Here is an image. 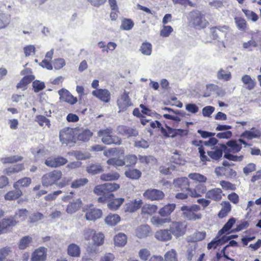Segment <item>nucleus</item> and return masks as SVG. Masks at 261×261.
<instances>
[{
	"label": "nucleus",
	"mask_w": 261,
	"mask_h": 261,
	"mask_svg": "<svg viewBox=\"0 0 261 261\" xmlns=\"http://www.w3.org/2000/svg\"><path fill=\"white\" fill-rule=\"evenodd\" d=\"M187 19L189 25L195 28H204L208 24L204 14L197 10L190 12L187 16Z\"/></svg>",
	"instance_id": "1"
},
{
	"label": "nucleus",
	"mask_w": 261,
	"mask_h": 261,
	"mask_svg": "<svg viewBox=\"0 0 261 261\" xmlns=\"http://www.w3.org/2000/svg\"><path fill=\"white\" fill-rule=\"evenodd\" d=\"M180 210L182 212V216L189 220L195 221L202 217L201 214L196 213L200 210V207L198 205H184L181 207Z\"/></svg>",
	"instance_id": "2"
},
{
	"label": "nucleus",
	"mask_w": 261,
	"mask_h": 261,
	"mask_svg": "<svg viewBox=\"0 0 261 261\" xmlns=\"http://www.w3.org/2000/svg\"><path fill=\"white\" fill-rule=\"evenodd\" d=\"M62 176V172L59 170H54L43 175L42 177V184L44 186L48 187L57 185Z\"/></svg>",
	"instance_id": "3"
},
{
	"label": "nucleus",
	"mask_w": 261,
	"mask_h": 261,
	"mask_svg": "<svg viewBox=\"0 0 261 261\" xmlns=\"http://www.w3.org/2000/svg\"><path fill=\"white\" fill-rule=\"evenodd\" d=\"M120 188L118 184L116 183H107L96 186L94 189V193L97 195H110L114 196L110 192L116 191Z\"/></svg>",
	"instance_id": "4"
},
{
	"label": "nucleus",
	"mask_w": 261,
	"mask_h": 261,
	"mask_svg": "<svg viewBox=\"0 0 261 261\" xmlns=\"http://www.w3.org/2000/svg\"><path fill=\"white\" fill-rule=\"evenodd\" d=\"M187 224L185 222L174 221L170 224L169 230L176 238L185 234L186 231Z\"/></svg>",
	"instance_id": "5"
},
{
	"label": "nucleus",
	"mask_w": 261,
	"mask_h": 261,
	"mask_svg": "<svg viewBox=\"0 0 261 261\" xmlns=\"http://www.w3.org/2000/svg\"><path fill=\"white\" fill-rule=\"evenodd\" d=\"M74 135V129L70 127H65L60 132V141L62 144L67 145L72 142Z\"/></svg>",
	"instance_id": "6"
},
{
	"label": "nucleus",
	"mask_w": 261,
	"mask_h": 261,
	"mask_svg": "<svg viewBox=\"0 0 261 261\" xmlns=\"http://www.w3.org/2000/svg\"><path fill=\"white\" fill-rule=\"evenodd\" d=\"M228 31V27H215L211 29L212 36L214 39L223 43V40L226 37Z\"/></svg>",
	"instance_id": "7"
},
{
	"label": "nucleus",
	"mask_w": 261,
	"mask_h": 261,
	"mask_svg": "<svg viewBox=\"0 0 261 261\" xmlns=\"http://www.w3.org/2000/svg\"><path fill=\"white\" fill-rule=\"evenodd\" d=\"M119 107V112L124 111L131 106L132 103L128 96V93L124 91V93L118 98L117 101Z\"/></svg>",
	"instance_id": "8"
},
{
	"label": "nucleus",
	"mask_w": 261,
	"mask_h": 261,
	"mask_svg": "<svg viewBox=\"0 0 261 261\" xmlns=\"http://www.w3.org/2000/svg\"><path fill=\"white\" fill-rule=\"evenodd\" d=\"M67 162L66 159L62 156L49 157L45 160L44 163L48 167L57 168L66 164Z\"/></svg>",
	"instance_id": "9"
},
{
	"label": "nucleus",
	"mask_w": 261,
	"mask_h": 261,
	"mask_svg": "<svg viewBox=\"0 0 261 261\" xmlns=\"http://www.w3.org/2000/svg\"><path fill=\"white\" fill-rule=\"evenodd\" d=\"M223 151L226 152L229 151L228 147L225 144H221L220 147L216 146L213 148V150L210 151H207V154L212 159L218 160L222 156Z\"/></svg>",
	"instance_id": "10"
},
{
	"label": "nucleus",
	"mask_w": 261,
	"mask_h": 261,
	"mask_svg": "<svg viewBox=\"0 0 261 261\" xmlns=\"http://www.w3.org/2000/svg\"><path fill=\"white\" fill-rule=\"evenodd\" d=\"M143 196L146 198L151 200H160L164 197V193L159 190L154 189H150L146 190L144 193Z\"/></svg>",
	"instance_id": "11"
},
{
	"label": "nucleus",
	"mask_w": 261,
	"mask_h": 261,
	"mask_svg": "<svg viewBox=\"0 0 261 261\" xmlns=\"http://www.w3.org/2000/svg\"><path fill=\"white\" fill-rule=\"evenodd\" d=\"M60 100L67 102L70 105H74L77 102V98L74 97L67 90L62 89L58 91Z\"/></svg>",
	"instance_id": "12"
},
{
	"label": "nucleus",
	"mask_w": 261,
	"mask_h": 261,
	"mask_svg": "<svg viewBox=\"0 0 261 261\" xmlns=\"http://www.w3.org/2000/svg\"><path fill=\"white\" fill-rule=\"evenodd\" d=\"M85 218L88 221H95L102 216V211L92 206L86 209Z\"/></svg>",
	"instance_id": "13"
},
{
	"label": "nucleus",
	"mask_w": 261,
	"mask_h": 261,
	"mask_svg": "<svg viewBox=\"0 0 261 261\" xmlns=\"http://www.w3.org/2000/svg\"><path fill=\"white\" fill-rule=\"evenodd\" d=\"M92 95L105 102H108L110 100V92L106 89H98L94 90L92 91Z\"/></svg>",
	"instance_id": "14"
},
{
	"label": "nucleus",
	"mask_w": 261,
	"mask_h": 261,
	"mask_svg": "<svg viewBox=\"0 0 261 261\" xmlns=\"http://www.w3.org/2000/svg\"><path fill=\"white\" fill-rule=\"evenodd\" d=\"M117 131L119 134L126 137H136L138 135V132L136 128L124 125L119 126L117 127Z\"/></svg>",
	"instance_id": "15"
},
{
	"label": "nucleus",
	"mask_w": 261,
	"mask_h": 261,
	"mask_svg": "<svg viewBox=\"0 0 261 261\" xmlns=\"http://www.w3.org/2000/svg\"><path fill=\"white\" fill-rule=\"evenodd\" d=\"M46 257V251L44 247L36 249L32 254L31 261H44Z\"/></svg>",
	"instance_id": "16"
},
{
	"label": "nucleus",
	"mask_w": 261,
	"mask_h": 261,
	"mask_svg": "<svg viewBox=\"0 0 261 261\" xmlns=\"http://www.w3.org/2000/svg\"><path fill=\"white\" fill-rule=\"evenodd\" d=\"M135 232L138 238L144 239L148 237L151 233V231L148 225H141L137 227Z\"/></svg>",
	"instance_id": "17"
},
{
	"label": "nucleus",
	"mask_w": 261,
	"mask_h": 261,
	"mask_svg": "<svg viewBox=\"0 0 261 261\" xmlns=\"http://www.w3.org/2000/svg\"><path fill=\"white\" fill-rule=\"evenodd\" d=\"M19 220L16 221L14 218L4 219L0 222V233L5 232L7 229L14 226Z\"/></svg>",
	"instance_id": "18"
},
{
	"label": "nucleus",
	"mask_w": 261,
	"mask_h": 261,
	"mask_svg": "<svg viewBox=\"0 0 261 261\" xmlns=\"http://www.w3.org/2000/svg\"><path fill=\"white\" fill-rule=\"evenodd\" d=\"M141 200H135L129 201L125 204L124 211L125 212H134L139 209L142 204Z\"/></svg>",
	"instance_id": "19"
},
{
	"label": "nucleus",
	"mask_w": 261,
	"mask_h": 261,
	"mask_svg": "<svg viewBox=\"0 0 261 261\" xmlns=\"http://www.w3.org/2000/svg\"><path fill=\"white\" fill-rule=\"evenodd\" d=\"M241 81L243 83V87L248 90H252L255 88L256 82L255 80L252 79L251 76L247 74L242 76Z\"/></svg>",
	"instance_id": "20"
},
{
	"label": "nucleus",
	"mask_w": 261,
	"mask_h": 261,
	"mask_svg": "<svg viewBox=\"0 0 261 261\" xmlns=\"http://www.w3.org/2000/svg\"><path fill=\"white\" fill-rule=\"evenodd\" d=\"M261 136L260 132L254 127H252L250 130H246L241 135V137L251 140L254 138H258Z\"/></svg>",
	"instance_id": "21"
},
{
	"label": "nucleus",
	"mask_w": 261,
	"mask_h": 261,
	"mask_svg": "<svg viewBox=\"0 0 261 261\" xmlns=\"http://www.w3.org/2000/svg\"><path fill=\"white\" fill-rule=\"evenodd\" d=\"M155 238L162 241H167L172 239V234L169 229H161L156 232Z\"/></svg>",
	"instance_id": "22"
},
{
	"label": "nucleus",
	"mask_w": 261,
	"mask_h": 261,
	"mask_svg": "<svg viewBox=\"0 0 261 261\" xmlns=\"http://www.w3.org/2000/svg\"><path fill=\"white\" fill-rule=\"evenodd\" d=\"M222 192L221 189L214 188L206 192V197L215 201H218L222 198Z\"/></svg>",
	"instance_id": "23"
},
{
	"label": "nucleus",
	"mask_w": 261,
	"mask_h": 261,
	"mask_svg": "<svg viewBox=\"0 0 261 261\" xmlns=\"http://www.w3.org/2000/svg\"><path fill=\"white\" fill-rule=\"evenodd\" d=\"M173 185L175 187L180 188L182 190L189 189V180L187 177H181L174 179Z\"/></svg>",
	"instance_id": "24"
},
{
	"label": "nucleus",
	"mask_w": 261,
	"mask_h": 261,
	"mask_svg": "<svg viewBox=\"0 0 261 261\" xmlns=\"http://www.w3.org/2000/svg\"><path fill=\"white\" fill-rule=\"evenodd\" d=\"M22 195V192L20 189H15L7 192L4 196L6 200L12 201L19 198Z\"/></svg>",
	"instance_id": "25"
},
{
	"label": "nucleus",
	"mask_w": 261,
	"mask_h": 261,
	"mask_svg": "<svg viewBox=\"0 0 261 261\" xmlns=\"http://www.w3.org/2000/svg\"><path fill=\"white\" fill-rule=\"evenodd\" d=\"M114 240L116 246L123 247L126 244L127 238L124 233L120 232L115 236Z\"/></svg>",
	"instance_id": "26"
},
{
	"label": "nucleus",
	"mask_w": 261,
	"mask_h": 261,
	"mask_svg": "<svg viewBox=\"0 0 261 261\" xmlns=\"http://www.w3.org/2000/svg\"><path fill=\"white\" fill-rule=\"evenodd\" d=\"M81 206L82 201L80 199H77L67 205L66 212L68 214H72L76 212Z\"/></svg>",
	"instance_id": "27"
},
{
	"label": "nucleus",
	"mask_w": 261,
	"mask_h": 261,
	"mask_svg": "<svg viewBox=\"0 0 261 261\" xmlns=\"http://www.w3.org/2000/svg\"><path fill=\"white\" fill-rule=\"evenodd\" d=\"M197 245L196 243H192L187 246L186 257L188 260H192L196 255Z\"/></svg>",
	"instance_id": "28"
},
{
	"label": "nucleus",
	"mask_w": 261,
	"mask_h": 261,
	"mask_svg": "<svg viewBox=\"0 0 261 261\" xmlns=\"http://www.w3.org/2000/svg\"><path fill=\"white\" fill-rule=\"evenodd\" d=\"M151 224L156 227H160L165 223H169L171 219L169 218H162L159 216H153L151 218Z\"/></svg>",
	"instance_id": "29"
},
{
	"label": "nucleus",
	"mask_w": 261,
	"mask_h": 261,
	"mask_svg": "<svg viewBox=\"0 0 261 261\" xmlns=\"http://www.w3.org/2000/svg\"><path fill=\"white\" fill-rule=\"evenodd\" d=\"M175 208V204H168L159 210V214L162 217L168 216L172 213Z\"/></svg>",
	"instance_id": "30"
},
{
	"label": "nucleus",
	"mask_w": 261,
	"mask_h": 261,
	"mask_svg": "<svg viewBox=\"0 0 261 261\" xmlns=\"http://www.w3.org/2000/svg\"><path fill=\"white\" fill-rule=\"evenodd\" d=\"M32 180L30 177H25L19 179L13 184L15 189H19L20 188L27 187L31 183Z\"/></svg>",
	"instance_id": "31"
},
{
	"label": "nucleus",
	"mask_w": 261,
	"mask_h": 261,
	"mask_svg": "<svg viewBox=\"0 0 261 261\" xmlns=\"http://www.w3.org/2000/svg\"><path fill=\"white\" fill-rule=\"evenodd\" d=\"M120 217L117 214L109 215L105 220V223L109 226H115L120 221Z\"/></svg>",
	"instance_id": "32"
},
{
	"label": "nucleus",
	"mask_w": 261,
	"mask_h": 261,
	"mask_svg": "<svg viewBox=\"0 0 261 261\" xmlns=\"http://www.w3.org/2000/svg\"><path fill=\"white\" fill-rule=\"evenodd\" d=\"M67 253L70 256L79 257L81 253L80 248L75 244H71L68 247Z\"/></svg>",
	"instance_id": "33"
},
{
	"label": "nucleus",
	"mask_w": 261,
	"mask_h": 261,
	"mask_svg": "<svg viewBox=\"0 0 261 261\" xmlns=\"http://www.w3.org/2000/svg\"><path fill=\"white\" fill-rule=\"evenodd\" d=\"M104 238L105 236L102 232H96L94 231L92 238L93 244L97 246L102 245L104 242Z\"/></svg>",
	"instance_id": "34"
},
{
	"label": "nucleus",
	"mask_w": 261,
	"mask_h": 261,
	"mask_svg": "<svg viewBox=\"0 0 261 261\" xmlns=\"http://www.w3.org/2000/svg\"><path fill=\"white\" fill-rule=\"evenodd\" d=\"M34 79L35 76L33 75L24 76L17 84L16 86L17 88L24 90L26 88L27 85L31 83Z\"/></svg>",
	"instance_id": "35"
},
{
	"label": "nucleus",
	"mask_w": 261,
	"mask_h": 261,
	"mask_svg": "<svg viewBox=\"0 0 261 261\" xmlns=\"http://www.w3.org/2000/svg\"><path fill=\"white\" fill-rule=\"evenodd\" d=\"M222 208L218 214V216L220 218H223L227 215L231 210V205L228 201H223L221 203Z\"/></svg>",
	"instance_id": "36"
},
{
	"label": "nucleus",
	"mask_w": 261,
	"mask_h": 261,
	"mask_svg": "<svg viewBox=\"0 0 261 261\" xmlns=\"http://www.w3.org/2000/svg\"><path fill=\"white\" fill-rule=\"evenodd\" d=\"M33 239L30 236L23 237L18 243V247L20 249H25L29 247L32 243Z\"/></svg>",
	"instance_id": "37"
},
{
	"label": "nucleus",
	"mask_w": 261,
	"mask_h": 261,
	"mask_svg": "<svg viewBox=\"0 0 261 261\" xmlns=\"http://www.w3.org/2000/svg\"><path fill=\"white\" fill-rule=\"evenodd\" d=\"M124 201V199L122 198H116L108 203V207L111 210H116L121 205Z\"/></svg>",
	"instance_id": "38"
},
{
	"label": "nucleus",
	"mask_w": 261,
	"mask_h": 261,
	"mask_svg": "<svg viewBox=\"0 0 261 261\" xmlns=\"http://www.w3.org/2000/svg\"><path fill=\"white\" fill-rule=\"evenodd\" d=\"M225 145L230 148H228L229 150L228 152H238L242 149L241 145L238 144L236 141L232 140L228 141Z\"/></svg>",
	"instance_id": "39"
},
{
	"label": "nucleus",
	"mask_w": 261,
	"mask_h": 261,
	"mask_svg": "<svg viewBox=\"0 0 261 261\" xmlns=\"http://www.w3.org/2000/svg\"><path fill=\"white\" fill-rule=\"evenodd\" d=\"M158 206L156 205L146 204L142 208V213L144 214L152 215L156 212Z\"/></svg>",
	"instance_id": "40"
},
{
	"label": "nucleus",
	"mask_w": 261,
	"mask_h": 261,
	"mask_svg": "<svg viewBox=\"0 0 261 261\" xmlns=\"http://www.w3.org/2000/svg\"><path fill=\"white\" fill-rule=\"evenodd\" d=\"M125 175L126 177L133 179H138L141 176V172L138 169H129L125 172Z\"/></svg>",
	"instance_id": "41"
},
{
	"label": "nucleus",
	"mask_w": 261,
	"mask_h": 261,
	"mask_svg": "<svg viewBox=\"0 0 261 261\" xmlns=\"http://www.w3.org/2000/svg\"><path fill=\"white\" fill-rule=\"evenodd\" d=\"M93 133L89 129L82 131L77 136V139L83 142H87L92 137Z\"/></svg>",
	"instance_id": "42"
},
{
	"label": "nucleus",
	"mask_w": 261,
	"mask_h": 261,
	"mask_svg": "<svg viewBox=\"0 0 261 261\" xmlns=\"http://www.w3.org/2000/svg\"><path fill=\"white\" fill-rule=\"evenodd\" d=\"M140 50L144 55L150 56L152 52V45L149 42H143L141 45Z\"/></svg>",
	"instance_id": "43"
},
{
	"label": "nucleus",
	"mask_w": 261,
	"mask_h": 261,
	"mask_svg": "<svg viewBox=\"0 0 261 261\" xmlns=\"http://www.w3.org/2000/svg\"><path fill=\"white\" fill-rule=\"evenodd\" d=\"M35 120L40 126L43 127L45 125L49 128L51 126L49 120L43 115L36 116Z\"/></svg>",
	"instance_id": "44"
},
{
	"label": "nucleus",
	"mask_w": 261,
	"mask_h": 261,
	"mask_svg": "<svg viewBox=\"0 0 261 261\" xmlns=\"http://www.w3.org/2000/svg\"><path fill=\"white\" fill-rule=\"evenodd\" d=\"M28 214V211L26 209H19L16 212L14 217V220H19L22 221L25 220L26 217Z\"/></svg>",
	"instance_id": "45"
},
{
	"label": "nucleus",
	"mask_w": 261,
	"mask_h": 261,
	"mask_svg": "<svg viewBox=\"0 0 261 261\" xmlns=\"http://www.w3.org/2000/svg\"><path fill=\"white\" fill-rule=\"evenodd\" d=\"M119 177V174L117 172L102 174L100 176V179L104 181H111L117 180Z\"/></svg>",
	"instance_id": "46"
},
{
	"label": "nucleus",
	"mask_w": 261,
	"mask_h": 261,
	"mask_svg": "<svg viewBox=\"0 0 261 261\" xmlns=\"http://www.w3.org/2000/svg\"><path fill=\"white\" fill-rule=\"evenodd\" d=\"M10 22V16L4 13H0V29L6 27Z\"/></svg>",
	"instance_id": "47"
},
{
	"label": "nucleus",
	"mask_w": 261,
	"mask_h": 261,
	"mask_svg": "<svg viewBox=\"0 0 261 261\" xmlns=\"http://www.w3.org/2000/svg\"><path fill=\"white\" fill-rule=\"evenodd\" d=\"M188 177L190 179L199 182H205L207 180V178L205 176L198 173H190Z\"/></svg>",
	"instance_id": "48"
},
{
	"label": "nucleus",
	"mask_w": 261,
	"mask_h": 261,
	"mask_svg": "<svg viewBox=\"0 0 261 261\" xmlns=\"http://www.w3.org/2000/svg\"><path fill=\"white\" fill-rule=\"evenodd\" d=\"M12 253L11 248L6 247L0 249V261H4L7 257Z\"/></svg>",
	"instance_id": "49"
},
{
	"label": "nucleus",
	"mask_w": 261,
	"mask_h": 261,
	"mask_svg": "<svg viewBox=\"0 0 261 261\" xmlns=\"http://www.w3.org/2000/svg\"><path fill=\"white\" fill-rule=\"evenodd\" d=\"M134 25V23L130 19L124 18L122 20L120 28L123 30H130L133 28Z\"/></svg>",
	"instance_id": "50"
},
{
	"label": "nucleus",
	"mask_w": 261,
	"mask_h": 261,
	"mask_svg": "<svg viewBox=\"0 0 261 261\" xmlns=\"http://www.w3.org/2000/svg\"><path fill=\"white\" fill-rule=\"evenodd\" d=\"M236 222V220L234 218H232L230 219L228 222L224 225L223 228L220 230L218 232L219 235H222L225 232H227L233 226Z\"/></svg>",
	"instance_id": "51"
},
{
	"label": "nucleus",
	"mask_w": 261,
	"mask_h": 261,
	"mask_svg": "<svg viewBox=\"0 0 261 261\" xmlns=\"http://www.w3.org/2000/svg\"><path fill=\"white\" fill-rule=\"evenodd\" d=\"M165 261H178L177 258V253L174 249H171L167 251L165 254Z\"/></svg>",
	"instance_id": "52"
},
{
	"label": "nucleus",
	"mask_w": 261,
	"mask_h": 261,
	"mask_svg": "<svg viewBox=\"0 0 261 261\" xmlns=\"http://www.w3.org/2000/svg\"><path fill=\"white\" fill-rule=\"evenodd\" d=\"M22 159L23 158L22 156L17 155L3 158L2 159V161L4 164L14 163L19 161H21L22 160Z\"/></svg>",
	"instance_id": "53"
},
{
	"label": "nucleus",
	"mask_w": 261,
	"mask_h": 261,
	"mask_svg": "<svg viewBox=\"0 0 261 261\" xmlns=\"http://www.w3.org/2000/svg\"><path fill=\"white\" fill-rule=\"evenodd\" d=\"M88 182V179L86 178H79L74 180L71 185L72 188H79L85 186Z\"/></svg>",
	"instance_id": "54"
},
{
	"label": "nucleus",
	"mask_w": 261,
	"mask_h": 261,
	"mask_svg": "<svg viewBox=\"0 0 261 261\" xmlns=\"http://www.w3.org/2000/svg\"><path fill=\"white\" fill-rule=\"evenodd\" d=\"M44 218L43 215L39 212L32 214L28 219V223H34L42 220Z\"/></svg>",
	"instance_id": "55"
},
{
	"label": "nucleus",
	"mask_w": 261,
	"mask_h": 261,
	"mask_svg": "<svg viewBox=\"0 0 261 261\" xmlns=\"http://www.w3.org/2000/svg\"><path fill=\"white\" fill-rule=\"evenodd\" d=\"M87 171L89 173L96 174L102 171L101 166L99 164L92 165L87 168Z\"/></svg>",
	"instance_id": "56"
},
{
	"label": "nucleus",
	"mask_w": 261,
	"mask_h": 261,
	"mask_svg": "<svg viewBox=\"0 0 261 261\" xmlns=\"http://www.w3.org/2000/svg\"><path fill=\"white\" fill-rule=\"evenodd\" d=\"M137 161V158L135 155L134 154L127 155L125 156L124 159L125 164H126L127 166H130L132 165H135Z\"/></svg>",
	"instance_id": "57"
},
{
	"label": "nucleus",
	"mask_w": 261,
	"mask_h": 261,
	"mask_svg": "<svg viewBox=\"0 0 261 261\" xmlns=\"http://www.w3.org/2000/svg\"><path fill=\"white\" fill-rule=\"evenodd\" d=\"M217 77L220 80L228 81L231 78V73L230 72L225 71L224 70L221 69L217 73Z\"/></svg>",
	"instance_id": "58"
},
{
	"label": "nucleus",
	"mask_w": 261,
	"mask_h": 261,
	"mask_svg": "<svg viewBox=\"0 0 261 261\" xmlns=\"http://www.w3.org/2000/svg\"><path fill=\"white\" fill-rule=\"evenodd\" d=\"M205 232L204 231H197L194 233L191 240L193 243H195V242L200 241L203 240L205 237Z\"/></svg>",
	"instance_id": "59"
},
{
	"label": "nucleus",
	"mask_w": 261,
	"mask_h": 261,
	"mask_svg": "<svg viewBox=\"0 0 261 261\" xmlns=\"http://www.w3.org/2000/svg\"><path fill=\"white\" fill-rule=\"evenodd\" d=\"M230 152H225L224 158L230 161L234 162H240L242 161L244 158L243 155H234L229 153Z\"/></svg>",
	"instance_id": "60"
},
{
	"label": "nucleus",
	"mask_w": 261,
	"mask_h": 261,
	"mask_svg": "<svg viewBox=\"0 0 261 261\" xmlns=\"http://www.w3.org/2000/svg\"><path fill=\"white\" fill-rule=\"evenodd\" d=\"M139 257L143 260L146 261L150 255V252L146 248H143L139 250L138 252Z\"/></svg>",
	"instance_id": "61"
},
{
	"label": "nucleus",
	"mask_w": 261,
	"mask_h": 261,
	"mask_svg": "<svg viewBox=\"0 0 261 261\" xmlns=\"http://www.w3.org/2000/svg\"><path fill=\"white\" fill-rule=\"evenodd\" d=\"M107 163L109 165H112L115 166H122L125 165V162L123 160L117 158H112L108 160Z\"/></svg>",
	"instance_id": "62"
},
{
	"label": "nucleus",
	"mask_w": 261,
	"mask_h": 261,
	"mask_svg": "<svg viewBox=\"0 0 261 261\" xmlns=\"http://www.w3.org/2000/svg\"><path fill=\"white\" fill-rule=\"evenodd\" d=\"M73 155L77 160H86L90 158V154L87 152H82L80 151H76L73 152Z\"/></svg>",
	"instance_id": "63"
},
{
	"label": "nucleus",
	"mask_w": 261,
	"mask_h": 261,
	"mask_svg": "<svg viewBox=\"0 0 261 261\" xmlns=\"http://www.w3.org/2000/svg\"><path fill=\"white\" fill-rule=\"evenodd\" d=\"M173 32V29L171 26L164 25L160 32V35L163 37H168Z\"/></svg>",
	"instance_id": "64"
}]
</instances>
